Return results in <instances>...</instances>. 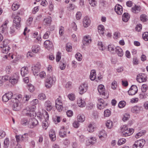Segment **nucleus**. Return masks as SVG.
<instances>
[{"instance_id":"f257e3e1","label":"nucleus","mask_w":148,"mask_h":148,"mask_svg":"<svg viewBox=\"0 0 148 148\" xmlns=\"http://www.w3.org/2000/svg\"><path fill=\"white\" fill-rule=\"evenodd\" d=\"M121 130L122 135L125 137L131 135L134 131L133 129H129L128 130L127 126L125 125L121 127Z\"/></svg>"},{"instance_id":"f03ea898","label":"nucleus","mask_w":148,"mask_h":148,"mask_svg":"<svg viewBox=\"0 0 148 148\" xmlns=\"http://www.w3.org/2000/svg\"><path fill=\"white\" fill-rule=\"evenodd\" d=\"M19 79V74L16 73L9 76V81L12 84H15L17 83Z\"/></svg>"},{"instance_id":"7ed1b4c3","label":"nucleus","mask_w":148,"mask_h":148,"mask_svg":"<svg viewBox=\"0 0 148 148\" xmlns=\"http://www.w3.org/2000/svg\"><path fill=\"white\" fill-rule=\"evenodd\" d=\"M56 80L55 77H51V76H48L45 83V86L47 88H50L52 84L55 82Z\"/></svg>"},{"instance_id":"20e7f679","label":"nucleus","mask_w":148,"mask_h":148,"mask_svg":"<svg viewBox=\"0 0 148 148\" xmlns=\"http://www.w3.org/2000/svg\"><path fill=\"white\" fill-rule=\"evenodd\" d=\"M21 18L18 16H16L14 18L13 25L15 27L16 29H19L21 27Z\"/></svg>"},{"instance_id":"39448f33","label":"nucleus","mask_w":148,"mask_h":148,"mask_svg":"<svg viewBox=\"0 0 148 148\" xmlns=\"http://www.w3.org/2000/svg\"><path fill=\"white\" fill-rule=\"evenodd\" d=\"M8 21H6L0 27V32L4 35H6L8 33V27H7V24H8Z\"/></svg>"},{"instance_id":"423d86ee","label":"nucleus","mask_w":148,"mask_h":148,"mask_svg":"<svg viewBox=\"0 0 148 148\" xmlns=\"http://www.w3.org/2000/svg\"><path fill=\"white\" fill-rule=\"evenodd\" d=\"M145 143V140L141 139L136 141L133 145L132 148H142Z\"/></svg>"},{"instance_id":"0eeeda50","label":"nucleus","mask_w":148,"mask_h":148,"mask_svg":"<svg viewBox=\"0 0 148 148\" xmlns=\"http://www.w3.org/2000/svg\"><path fill=\"white\" fill-rule=\"evenodd\" d=\"M104 89V86L102 84L98 86L97 89L99 93L103 96L104 98L106 99L108 98L109 95L105 92Z\"/></svg>"},{"instance_id":"6e6552de","label":"nucleus","mask_w":148,"mask_h":148,"mask_svg":"<svg viewBox=\"0 0 148 148\" xmlns=\"http://www.w3.org/2000/svg\"><path fill=\"white\" fill-rule=\"evenodd\" d=\"M11 101L12 102V107L14 110L17 111L20 110L21 107L19 106V102H18L16 100L14 99V98L12 99Z\"/></svg>"},{"instance_id":"1a4fd4ad","label":"nucleus","mask_w":148,"mask_h":148,"mask_svg":"<svg viewBox=\"0 0 148 148\" xmlns=\"http://www.w3.org/2000/svg\"><path fill=\"white\" fill-rule=\"evenodd\" d=\"M38 124L37 120L35 118L30 119L28 121V127L31 128H32L36 127Z\"/></svg>"},{"instance_id":"9d476101","label":"nucleus","mask_w":148,"mask_h":148,"mask_svg":"<svg viewBox=\"0 0 148 148\" xmlns=\"http://www.w3.org/2000/svg\"><path fill=\"white\" fill-rule=\"evenodd\" d=\"M88 87V84L86 82L82 84L79 88V93L82 94L86 92L87 90Z\"/></svg>"},{"instance_id":"9b49d317","label":"nucleus","mask_w":148,"mask_h":148,"mask_svg":"<svg viewBox=\"0 0 148 148\" xmlns=\"http://www.w3.org/2000/svg\"><path fill=\"white\" fill-rule=\"evenodd\" d=\"M138 90L137 86L135 85H133L128 91V93L130 95H132L136 94Z\"/></svg>"},{"instance_id":"f8f14e48","label":"nucleus","mask_w":148,"mask_h":148,"mask_svg":"<svg viewBox=\"0 0 148 148\" xmlns=\"http://www.w3.org/2000/svg\"><path fill=\"white\" fill-rule=\"evenodd\" d=\"M40 65L39 63H38L35 66L32 67V71L34 75H38L39 72V70L40 68Z\"/></svg>"},{"instance_id":"ddd939ff","label":"nucleus","mask_w":148,"mask_h":148,"mask_svg":"<svg viewBox=\"0 0 148 148\" xmlns=\"http://www.w3.org/2000/svg\"><path fill=\"white\" fill-rule=\"evenodd\" d=\"M137 81L139 82L146 81L147 80L145 75L143 73H140L137 76Z\"/></svg>"},{"instance_id":"4468645a","label":"nucleus","mask_w":148,"mask_h":148,"mask_svg":"<svg viewBox=\"0 0 148 148\" xmlns=\"http://www.w3.org/2000/svg\"><path fill=\"white\" fill-rule=\"evenodd\" d=\"M91 21L88 16H85L83 20V26L85 27H87L90 25Z\"/></svg>"},{"instance_id":"2eb2a0df","label":"nucleus","mask_w":148,"mask_h":148,"mask_svg":"<svg viewBox=\"0 0 148 148\" xmlns=\"http://www.w3.org/2000/svg\"><path fill=\"white\" fill-rule=\"evenodd\" d=\"M91 40L90 37L88 36L84 37L83 40V43L84 45H87L91 42Z\"/></svg>"},{"instance_id":"dca6fc26","label":"nucleus","mask_w":148,"mask_h":148,"mask_svg":"<svg viewBox=\"0 0 148 148\" xmlns=\"http://www.w3.org/2000/svg\"><path fill=\"white\" fill-rule=\"evenodd\" d=\"M122 7L120 5H116L115 7V11L116 13L119 15L123 13Z\"/></svg>"},{"instance_id":"f3484780","label":"nucleus","mask_w":148,"mask_h":148,"mask_svg":"<svg viewBox=\"0 0 148 148\" xmlns=\"http://www.w3.org/2000/svg\"><path fill=\"white\" fill-rule=\"evenodd\" d=\"M141 108V106H135L132 108L131 111L133 113H138L140 112Z\"/></svg>"},{"instance_id":"a211bd4d","label":"nucleus","mask_w":148,"mask_h":148,"mask_svg":"<svg viewBox=\"0 0 148 148\" xmlns=\"http://www.w3.org/2000/svg\"><path fill=\"white\" fill-rule=\"evenodd\" d=\"M49 136L51 141H54L56 139V136L54 131L51 129L49 132Z\"/></svg>"},{"instance_id":"6ab92c4d","label":"nucleus","mask_w":148,"mask_h":148,"mask_svg":"<svg viewBox=\"0 0 148 148\" xmlns=\"http://www.w3.org/2000/svg\"><path fill=\"white\" fill-rule=\"evenodd\" d=\"M99 138L101 140H103V138L106 137L107 134L105 130H103L100 131L99 132Z\"/></svg>"},{"instance_id":"aec40b11","label":"nucleus","mask_w":148,"mask_h":148,"mask_svg":"<svg viewBox=\"0 0 148 148\" xmlns=\"http://www.w3.org/2000/svg\"><path fill=\"white\" fill-rule=\"evenodd\" d=\"M64 127L62 126V128L59 131V134L61 137H64L66 136V132Z\"/></svg>"},{"instance_id":"412c9836","label":"nucleus","mask_w":148,"mask_h":148,"mask_svg":"<svg viewBox=\"0 0 148 148\" xmlns=\"http://www.w3.org/2000/svg\"><path fill=\"white\" fill-rule=\"evenodd\" d=\"M45 106L47 108V110L48 111H50L52 108V104L49 101H47L45 102Z\"/></svg>"},{"instance_id":"4be33fe9","label":"nucleus","mask_w":148,"mask_h":148,"mask_svg":"<svg viewBox=\"0 0 148 148\" xmlns=\"http://www.w3.org/2000/svg\"><path fill=\"white\" fill-rule=\"evenodd\" d=\"M35 107V106H34L32 107L31 110L30 111V112L29 113L28 116H29L33 118L36 116V114L34 111Z\"/></svg>"},{"instance_id":"5701e85b","label":"nucleus","mask_w":148,"mask_h":148,"mask_svg":"<svg viewBox=\"0 0 148 148\" xmlns=\"http://www.w3.org/2000/svg\"><path fill=\"white\" fill-rule=\"evenodd\" d=\"M115 49V51L119 56L121 57L123 56V50L120 47H117Z\"/></svg>"},{"instance_id":"b1692460","label":"nucleus","mask_w":148,"mask_h":148,"mask_svg":"<svg viewBox=\"0 0 148 148\" xmlns=\"http://www.w3.org/2000/svg\"><path fill=\"white\" fill-rule=\"evenodd\" d=\"M28 72L27 67H23L21 69V73L22 76H25L28 74Z\"/></svg>"},{"instance_id":"393cba45","label":"nucleus","mask_w":148,"mask_h":148,"mask_svg":"<svg viewBox=\"0 0 148 148\" xmlns=\"http://www.w3.org/2000/svg\"><path fill=\"white\" fill-rule=\"evenodd\" d=\"M51 22V17H48L47 18L44 19L43 24L45 25H49Z\"/></svg>"},{"instance_id":"a878e982","label":"nucleus","mask_w":148,"mask_h":148,"mask_svg":"<svg viewBox=\"0 0 148 148\" xmlns=\"http://www.w3.org/2000/svg\"><path fill=\"white\" fill-rule=\"evenodd\" d=\"M96 78V73L95 70H91L90 76V78L91 80H94Z\"/></svg>"},{"instance_id":"bb28decb","label":"nucleus","mask_w":148,"mask_h":148,"mask_svg":"<svg viewBox=\"0 0 148 148\" xmlns=\"http://www.w3.org/2000/svg\"><path fill=\"white\" fill-rule=\"evenodd\" d=\"M129 18V15L127 13H124L122 16V20L125 22H127Z\"/></svg>"},{"instance_id":"cd10ccee","label":"nucleus","mask_w":148,"mask_h":148,"mask_svg":"<svg viewBox=\"0 0 148 148\" xmlns=\"http://www.w3.org/2000/svg\"><path fill=\"white\" fill-rule=\"evenodd\" d=\"M98 31L100 35H103L104 33V28L102 25H99L98 27Z\"/></svg>"},{"instance_id":"c85d7f7f","label":"nucleus","mask_w":148,"mask_h":148,"mask_svg":"<svg viewBox=\"0 0 148 148\" xmlns=\"http://www.w3.org/2000/svg\"><path fill=\"white\" fill-rule=\"evenodd\" d=\"M78 106L80 107L83 108L86 106V103L84 101L81 99H79L77 101Z\"/></svg>"},{"instance_id":"c756f323","label":"nucleus","mask_w":148,"mask_h":148,"mask_svg":"<svg viewBox=\"0 0 148 148\" xmlns=\"http://www.w3.org/2000/svg\"><path fill=\"white\" fill-rule=\"evenodd\" d=\"M9 76L8 75H5L4 76H2L0 77V79L2 82V83L8 80L9 81Z\"/></svg>"},{"instance_id":"7c9ffc66","label":"nucleus","mask_w":148,"mask_h":148,"mask_svg":"<svg viewBox=\"0 0 148 148\" xmlns=\"http://www.w3.org/2000/svg\"><path fill=\"white\" fill-rule=\"evenodd\" d=\"M132 10L134 13H138L140 10V7L135 5L134 7L132 8Z\"/></svg>"},{"instance_id":"2f4dec72","label":"nucleus","mask_w":148,"mask_h":148,"mask_svg":"<svg viewBox=\"0 0 148 148\" xmlns=\"http://www.w3.org/2000/svg\"><path fill=\"white\" fill-rule=\"evenodd\" d=\"M77 119L78 121L81 123L84 122L85 120V117L84 115H81L80 114H79L77 116Z\"/></svg>"},{"instance_id":"473e14b6","label":"nucleus","mask_w":148,"mask_h":148,"mask_svg":"<svg viewBox=\"0 0 148 148\" xmlns=\"http://www.w3.org/2000/svg\"><path fill=\"white\" fill-rule=\"evenodd\" d=\"M40 49V47L38 45H34L32 47V51L33 52L35 53H37Z\"/></svg>"},{"instance_id":"72a5a7b5","label":"nucleus","mask_w":148,"mask_h":148,"mask_svg":"<svg viewBox=\"0 0 148 148\" xmlns=\"http://www.w3.org/2000/svg\"><path fill=\"white\" fill-rule=\"evenodd\" d=\"M107 105V103H103L100 104H97L98 108L100 110L103 109Z\"/></svg>"},{"instance_id":"f704fd0d","label":"nucleus","mask_w":148,"mask_h":148,"mask_svg":"<svg viewBox=\"0 0 148 148\" xmlns=\"http://www.w3.org/2000/svg\"><path fill=\"white\" fill-rule=\"evenodd\" d=\"M146 133V131L145 130H142L137 133L135 135V137L136 138H138L142 135L145 134Z\"/></svg>"},{"instance_id":"c9c22d12","label":"nucleus","mask_w":148,"mask_h":148,"mask_svg":"<svg viewBox=\"0 0 148 148\" xmlns=\"http://www.w3.org/2000/svg\"><path fill=\"white\" fill-rule=\"evenodd\" d=\"M130 117V115L129 113H126L125 114L122 118V120L123 121L125 122L127 121Z\"/></svg>"},{"instance_id":"e433bc0d","label":"nucleus","mask_w":148,"mask_h":148,"mask_svg":"<svg viewBox=\"0 0 148 148\" xmlns=\"http://www.w3.org/2000/svg\"><path fill=\"white\" fill-rule=\"evenodd\" d=\"M9 144V141L8 138H6L4 142V148H7Z\"/></svg>"},{"instance_id":"4c0bfd02","label":"nucleus","mask_w":148,"mask_h":148,"mask_svg":"<svg viewBox=\"0 0 148 148\" xmlns=\"http://www.w3.org/2000/svg\"><path fill=\"white\" fill-rule=\"evenodd\" d=\"M27 88L29 91L31 92H33L35 90V88L34 86L30 84H28Z\"/></svg>"},{"instance_id":"58836bf2","label":"nucleus","mask_w":148,"mask_h":148,"mask_svg":"<svg viewBox=\"0 0 148 148\" xmlns=\"http://www.w3.org/2000/svg\"><path fill=\"white\" fill-rule=\"evenodd\" d=\"M38 99L41 100H44L46 99L45 95L43 93H40L38 95Z\"/></svg>"},{"instance_id":"ea45409f","label":"nucleus","mask_w":148,"mask_h":148,"mask_svg":"<svg viewBox=\"0 0 148 148\" xmlns=\"http://www.w3.org/2000/svg\"><path fill=\"white\" fill-rule=\"evenodd\" d=\"M66 49L68 52H71L72 50V47L70 43H67L66 45Z\"/></svg>"},{"instance_id":"a19ab883","label":"nucleus","mask_w":148,"mask_h":148,"mask_svg":"<svg viewBox=\"0 0 148 148\" xmlns=\"http://www.w3.org/2000/svg\"><path fill=\"white\" fill-rule=\"evenodd\" d=\"M22 135H16L15 136V138L16 141L18 143L20 141H23V139Z\"/></svg>"},{"instance_id":"79ce46f5","label":"nucleus","mask_w":148,"mask_h":148,"mask_svg":"<svg viewBox=\"0 0 148 148\" xmlns=\"http://www.w3.org/2000/svg\"><path fill=\"white\" fill-rule=\"evenodd\" d=\"M126 103L124 101H120L118 104V107L119 108H122L124 107L126 105Z\"/></svg>"},{"instance_id":"37998d69","label":"nucleus","mask_w":148,"mask_h":148,"mask_svg":"<svg viewBox=\"0 0 148 148\" xmlns=\"http://www.w3.org/2000/svg\"><path fill=\"white\" fill-rule=\"evenodd\" d=\"M10 48L9 46H6L3 47V49L2 50V52L3 53H7L8 51L10 50Z\"/></svg>"},{"instance_id":"c03bdc74","label":"nucleus","mask_w":148,"mask_h":148,"mask_svg":"<svg viewBox=\"0 0 148 148\" xmlns=\"http://www.w3.org/2000/svg\"><path fill=\"white\" fill-rule=\"evenodd\" d=\"M112 121L109 120L107 121L106 125L108 128H110L112 126Z\"/></svg>"},{"instance_id":"a18cd8bd","label":"nucleus","mask_w":148,"mask_h":148,"mask_svg":"<svg viewBox=\"0 0 148 148\" xmlns=\"http://www.w3.org/2000/svg\"><path fill=\"white\" fill-rule=\"evenodd\" d=\"M126 139L125 138H122L119 140L118 142V145H121L124 144L126 142Z\"/></svg>"},{"instance_id":"49530a36","label":"nucleus","mask_w":148,"mask_h":148,"mask_svg":"<svg viewBox=\"0 0 148 148\" xmlns=\"http://www.w3.org/2000/svg\"><path fill=\"white\" fill-rule=\"evenodd\" d=\"M96 0H89V3L92 6L95 7L97 3Z\"/></svg>"},{"instance_id":"de8ad7c7","label":"nucleus","mask_w":148,"mask_h":148,"mask_svg":"<svg viewBox=\"0 0 148 148\" xmlns=\"http://www.w3.org/2000/svg\"><path fill=\"white\" fill-rule=\"evenodd\" d=\"M111 114V111L108 109L105 110L104 112V116L106 117L109 116Z\"/></svg>"},{"instance_id":"09e8293b","label":"nucleus","mask_w":148,"mask_h":148,"mask_svg":"<svg viewBox=\"0 0 148 148\" xmlns=\"http://www.w3.org/2000/svg\"><path fill=\"white\" fill-rule=\"evenodd\" d=\"M19 5L16 3H14L12 5V8L14 11L16 10L19 8Z\"/></svg>"},{"instance_id":"8fccbe9b","label":"nucleus","mask_w":148,"mask_h":148,"mask_svg":"<svg viewBox=\"0 0 148 148\" xmlns=\"http://www.w3.org/2000/svg\"><path fill=\"white\" fill-rule=\"evenodd\" d=\"M147 16L145 14H143L141 15L140 16V20L143 22H145L147 21Z\"/></svg>"},{"instance_id":"3c124183","label":"nucleus","mask_w":148,"mask_h":148,"mask_svg":"<svg viewBox=\"0 0 148 148\" xmlns=\"http://www.w3.org/2000/svg\"><path fill=\"white\" fill-rule=\"evenodd\" d=\"M48 124L46 120L44 121L42 123V126L43 128L46 130L48 127Z\"/></svg>"},{"instance_id":"603ef678","label":"nucleus","mask_w":148,"mask_h":148,"mask_svg":"<svg viewBox=\"0 0 148 148\" xmlns=\"http://www.w3.org/2000/svg\"><path fill=\"white\" fill-rule=\"evenodd\" d=\"M142 37L145 40H148V32H145L143 33L142 35Z\"/></svg>"},{"instance_id":"864d4df0","label":"nucleus","mask_w":148,"mask_h":148,"mask_svg":"<svg viewBox=\"0 0 148 148\" xmlns=\"http://www.w3.org/2000/svg\"><path fill=\"white\" fill-rule=\"evenodd\" d=\"M94 127L92 125V124H90L88 126V130L90 132H92L94 131Z\"/></svg>"},{"instance_id":"5fc2aeb1","label":"nucleus","mask_w":148,"mask_h":148,"mask_svg":"<svg viewBox=\"0 0 148 148\" xmlns=\"http://www.w3.org/2000/svg\"><path fill=\"white\" fill-rule=\"evenodd\" d=\"M114 46L112 45H109L108 46V49L110 52H113L114 50Z\"/></svg>"},{"instance_id":"6e6d98bb","label":"nucleus","mask_w":148,"mask_h":148,"mask_svg":"<svg viewBox=\"0 0 148 148\" xmlns=\"http://www.w3.org/2000/svg\"><path fill=\"white\" fill-rule=\"evenodd\" d=\"M9 43V41L7 39L4 40L2 42V44L3 47L6 46H9L8 45V44Z\"/></svg>"},{"instance_id":"4d7b16f0","label":"nucleus","mask_w":148,"mask_h":148,"mask_svg":"<svg viewBox=\"0 0 148 148\" xmlns=\"http://www.w3.org/2000/svg\"><path fill=\"white\" fill-rule=\"evenodd\" d=\"M16 28L13 25L10 27V32L11 34H14L16 33Z\"/></svg>"},{"instance_id":"13d9d810","label":"nucleus","mask_w":148,"mask_h":148,"mask_svg":"<svg viewBox=\"0 0 148 148\" xmlns=\"http://www.w3.org/2000/svg\"><path fill=\"white\" fill-rule=\"evenodd\" d=\"M147 86L146 84H144L142 85L141 87V90L143 92H145L147 90Z\"/></svg>"},{"instance_id":"bf43d9fd","label":"nucleus","mask_w":148,"mask_h":148,"mask_svg":"<svg viewBox=\"0 0 148 148\" xmlns=\"http://www.w3.org/2000/svg\"><path fill=\"white\" fill-rule=\"evenodd\" d=\"M31 96L30 95H25L23 98V101L24 102L27 101L29 99L31 98Z\"/></svg>"},{"instance_id":"052dcab7","label":"nucleus","mask_w":148,"mask_h":148,"mask_svg":"<svg viewBox=\"0 0 148 148\" xmlns=\"http://www.w3.org/2000/svg\"><path fill=\"white\" fill-rule=\"evenodd\" d=\"M76 58L79 61H80L82 59V56L79 53H77L75 55Z\"/></svg>"},{"instance_id":"680f3d73","label":"nucleus","mask_w":148,"mask_h":148,"mask_svg":"<svg viewBox=\"0 0 148 148\" xmlns=\"http://www.w3.org/2000/svg\"><path fill=\"white\" fill-rule=\"evenodd\" d=\"M52 43L50 42L49 40H47L45 41L44 42V44L45 45V47H50L51 44Z\"/></svg>"},{"instance_id":"e2e57ef3","label":"nucleus","mask_w":148,"mask_h":148,"mask_svg":"<svg viewBox=\"0 0 148 148\" xmlns=\"http://www.w3.org/2000/svg\"><path fill=\"white\" fill-rule=\"evenodd\" d=\"M96 139L95 137H91L89 140V143L90 144L93 145L95 143Z\"/></svg>"},{"instance_id":"0e129e2a","label":"nucleus","mask_w":148,"mask_h":148,"mask_svg":"<svg viewBox=\"0 0 148 148\" xmlns=\"http://www.w3.org/2000/svg\"><path fill=\"white\" fill-rule=\"evenodd\" d=\"M79 122L78 121H75L73 124V126L75 128H78L79 126Z\"/></svg>"},{"instance_id":"69168bd1","label":"nucleus","mask_w":148,"mask_h":148,"mask_svg":"<svg viewBox=\"0 0 148 148\" xmlns=\"http://www.w3.org/2000/svg\"><path fill=\"white\" fill-rule=\"evenodd\" d=\"M22 124L24 126L28 125V122L27 120L25 119H23L22 121L21 122Z\"/></svg>"},{"instance_id":"338daca9","label":"nucleus","mask_w":148,"mask_h":148,"mask_svg":"<svg viewBox=\"0 0 148 148\" xmlns=\"http://www.w3.org/2000/svg\"><path fill=\"white\" fill-rule=\"evenodd\" d=\"M33 19V18L32 17H30L28 19L26 22V24L27 25L29 26L31 25L32 23Z\"/></svg>"},{"instance_id":"774afa93","label":"nucleus","mask_w":148,"mask_h":148,"mask_svg":"<svg viewBox=\"0 0 148 148\" xmlns=\"http://www.w3.org/2000/svg\"><path fill=\"white\" fill-rule=\"evenodd\" d=\"M112 88L113 89H115L117 87V82L114 81L111 84Z\"/></svg>"}]
</instances>
